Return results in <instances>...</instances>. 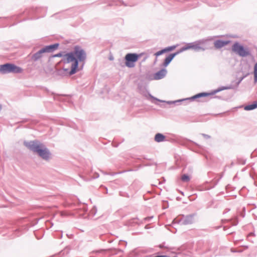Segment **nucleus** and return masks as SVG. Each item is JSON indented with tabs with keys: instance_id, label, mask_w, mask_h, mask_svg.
Wrapping results in <instances>:
<instances>
[{
	"instance_id": "9",
	"label": "nucleus",
	"mask_w": 257,
	"mask_h": 257,
	"mask_svg": "<svg viewBox=\"0 0 257 257\" xmlns=\"http://www.w3.org/2000/svg\"><path fill=\"white\" fill-rule=\"evenodd\" d=\"M44 53L42 49H40L38 52L35 53L31 56V60L33 62H36L40 61L43 57V54Z\"/></svg>"
},
{
	"instance_id": "23",
	"label": "nucleus",
	"mask_w": 257,
	"mask_h": 257,
	"mask_svg": "<svg viewBox=\"0 0 257 257\" xmlns=\"http://www.w3.org/2000/svg\"><path fill=\"white\" fill-rule=\"evenodd\" d=\"M243 77H242V78H241V79H240V80H239L237 82V84H236V85H237V86H238V85L239 84V83L241 82V81H242V80L243 79Z\"/></svg>"
},
{
	"instance_id": "24",
	"label": "nucleus",
	"mask_w": 257,
	"mask_h": 257,
	"mask_svg": "<svg viewBox=\"0 0 257 257\" xmlns=\"http://www.w3.org/2000/svg\"><path fill=\"white\" fill-rule=\"evenodd\" d=\"M237 224V222L236 221H234V222L232 223V225H236Z\"/></svg>"
},
{
	"instance_id": "22",
	"label": "nucleus",
	"mask_w": 257,
	"mask_h": 257,
	"mask_svg": "<svg viewBox=\"0 0 257 257\" xmlns=\"http://www.w3.org/2000/svg\"><path fill=\"white\" fill-rule=\"evenodd\" d=\"M202 135L204 137V138L206 139H209L210 138V136L208 135H206V134H202Z\"/></svg>"
},
{
	"instance_id": "2",
	"label": "nucleus",
	"mask_w": 257,
	"mask_h": 257,
	"mask_svg": "<svg viewBox=\"0 0 257 257\" xmlns=\"http://www.w3.org/2000/svg\"><path fill=\"white\" fill-rule=\"evenodd\" d=\"M24 145L29 150L38 155L42 159L48 161L51 154L46 146L38 140L24 142Z\"/></svg>"
},
{
	"instance_id": "8",
	"label": "nucleus",
	"mask_w": 257,
	"mask_h": 257,
	"mask_svg": "<svg viewBox=\"0 0 257 257\" xmlns=\"http://www.w3.org/2000/svg\"><path fill=\"white\" fill-rule=\"evenodd\" d=\"M195 214H190L186 216H183V217L179 220V223L182 225H188L193 223L194 221V217Z\"/></svg>"
},
{
	"instance_id": "16",
	"label": "nucleus",
	"mask_w": 257,
	"mask_h": 257,
	"mask_svg": "<svg viewBox=\"0 0 257 257\" xmlns=\"http://www.w3.org/2000/svg\"><path fill=\"white\" fill-rule=\"evenodd\" d=\"M190 177L187 174H184L181 177V180L184 182H188L190 181Z\"/></svg>"
},
{
	"instance_id": "4",
	"label": "nucleus",
	"mask_w": 257,
	"mask_h": 257,
	"mask_svg": "<svg viewBox=\"0 0 257 257\" xmlns=\"http://www.w3.org/2000/svg\"><path fill=\"white\" fill-rule=\"evenodd\" d=\"M23 71L22 68L12 63H6L0 65V73L1 74H8L10 73H21Z\"/></svg>"
},
{
	"instance_id": "17",
	"label": "nucleus",
	"mask_w": 257,
	"mask_h": 257,
	"mask_svg": "<svg viewBox=\"0 0 257 257\" xmlns=\"http://www.w3.org/2000/svg\"><path fill=\"white\" fill-rule=\"evenodd\" d=\"M254 82H257V62L254 66Z\"/></svg>"
},
{
	"instance_id": "1",
	"label": "nucleus",
	"mask_w": 257,
	"mask_h": 257,
	"mask_svg": "<svg viewBox=\"0 0 257 257\" xmlns=\"http://www.w3.org/2000/svg\"><path fill=\"white\" fill-rule=\"evenodd\" d=\"M60 52L54 55V57H62L64 67L59 70L61 74L72 75L76 73L79 62H84L86 58L85 51L79 46H75L73 51L66 53Z\"/></svg>"
},
{
	"instance_id": "3",
	"label": "nucleus",
	"mask_w": 257,
	"mask_h": 257,
	"mask_svg": "<svg viewBox=\"0 0 257 257\" xmlns=\"http://www.w3.org/2000/svg\"><path fill=\"white\" fill-rule=\"evenodd\" d=\"M232 88H233V87L231 85L227 86H222L221 87H219V88L213 90L210 93H206V92L199 93L197 94H196L191 97H189V98H187L185 99L178 100L175 101H168L167 102L168 104H172V103H175L176 102H180V101H182L194 100L197 98H201L202 97H205V96H209L210 95L215 94L222 90L230 89H232Z\"/></svg>"
},
{
	"instance_id": "14",
	"label": "nucleus",
	"mask_w": 257,
	"mask_h": 257,
	"mask_svg": "<svg viewBox=\"0 0 257 257\" xmlns=\"http://www.w3.org/2000/svg\"><path fill=\"white\" fill-rule=\"evenodd\" d=\"M154 139L156 142H162L165 141V136L162 134L158 133L155 135Z\"/></svg>"
},
{
	"instance_id": "21",
	"label": "nucleus",
	"mask_w": 257,
	"mask_h": 257,
	"mask_svg": "<svg viewBox=\"0 0 257 257\" xmlns=\"http://www.w3.org/2000/svg\"><path fill=\"white\" fill-rule=\"evenodd\" d=\"M164 53H165V51L164 49H162V50H161L160 51H159L157 52H156L155 55L156 56H159L163 54Z\"/></svg>"
},
{
	"instance_id": "11",
	"label": "nucleus",
	"mask_w": 257,
	"mask_h": 257,
	"mask_svg": "<svg viewBox=\"0 0 257 257\" xmlns=\"http://www.w3.org/2000/svg\"><path fill=\"white\" fill-rule=\"evenodd\" d=\"M180 53V52L178 51L177 52L169 54L165 59L164 62L163 63V66L164 67H167L171 61L173 59V58L178 54Z\"/></svg>"
},
{
	"instance_id": "20",
	"label": "nucleus",
	"mask_w": 257,
	"mask_h": 257,
	"mask_svg": "<svg viewBox=\"0 0 257 257\" xmlns=\"http://www.w3.org/2000/svg\"><path fill=\"white\" fill-rule=\"evenodd\" d=\"M97 212L96 207L94 206L90 211V213L92 215L94 216L95 215Z\"/></svg>"
},
{
	"instance_id": "12",
	"label": "nucleus",
	"mask_w": 257,
	"mask_h": 257,
	"mask_svg": "<svg viewBox=\"0 0 257 257\" xmlns=\"http://www.w3.org/2000/svg\"><path fill=\"white\" fill-rule=\"evenodd\" d=\"M167 74V70L166 69H162L157 72L154 74V78L155 80H159L163 78Z\"/></svg>"
},
{
	"instance_id": "5",
	"label": "nucleus",
	"mask_w": 257,
	"mask_h": 257,
	"mask_svg": "<svg viewBox=\"0 0 257 257\" xmlns=\"http://www.w3.org/2000/svg\"><path fill=\"white\" fill-rule=\"evenodd\" d=\"M143 54L127 53L124 57L125 66L128 68L135 66V63L142 56Z\"/></svg>"
},
{
	"instance_id": "26",
	"label": "nucleus",
	"mask_w": 257,
	"mask_h": 257,
	"mask_svg": "<svg viewBox=\"0 0 257 257\" xmlns=\"http://www.w3.org/2000/svg\"><path fill=\"white\" fill-rule=\"evenodd\" d=\"M99 177V175L98 174H96V176L94 177L95 178H97Z\"/></svg>"
},
{
	"instance_id": "7",
	"label": "nucleus",
	"mask_w": 257,
	"mask_h": 257,
	"mask_svg": "<svg viewBox=\"0 0 257 257\" xmlns=\"http://www.w3.org/2000/svg\"><path fill=\"white\" fill-rule=\"evenodd\" d=\"M190 49H192L196 51L205 50V49L201 47L200 44L198 42H195L193 43H188L187 45L182 47L179 50V52H180V53Z\"/></svg>"
},
{
	"instance_id": "10",
	"label": "nucleus",
	"mask_w": 257,
	"mask_h": 257,
	"mask_svg": "<svg viewBox=\"0 0 257 257\" xmlns=\"http://www.w3.org/2000/svg\"><path fill=\"white\" fill-rule=\"evenodd\" d=\"M59 46L58 43H55L53 45L46 46L42 48L44 53H50L54 51Z\"/></svg>"
},
{
	"instance_id": "25",
	"label": "nucleus",
	"mask_w": 257,
	"mask_h": 257,
	"mask_svg": "<svg viewBox=\"0 0 257 257\" xmlns=\"http://www.w3.org/2000/svg\"><path fill=\"white\" fill-rule=\"evenodd\" d=\"M150 96H151V97L152 98H154V99H156V100H158V101H161L160 100H159V99H157V98H155V97H153V96H152V95H150Z\"/></svg>"
},
{
	"instance_id": "6",
	"label": "nucleus",
	"mask_w": 257,
	"mask_h": 257,
	"mask_svg": "<svg viewBox=\"0 0 257 257\" xmlns=\"http://www.w3.org/2000/svg\"><path fill=\"white\" fill-rule=\"evenodd\" d=\"M232 50L241 57H246L250 55V52L247 48H244L238 42H235L232 47Z\"/></svg>"
},
{
	"instance_id": "19",
	"label": "nucleus",
	"mask_w": 257,
	"mask_h": 257,
	"mask_svg": "<svg viewBox=\"0 0 257 257\" xmlns=\"http://www.w3.org/2000/svg\"><path fill=\"white\" fill-rule=\"evenodd\" d=\"M176 48V46L173 45V46H169V47H166V48H164V50L165 51V52H170V51H173Z\"/></svg>"
},
{
	"instance_id": "15",
	"label": "nucleus",
	"mask_w": 257,
	"mask_h": 257,
	"mask_svg": "<svg viewBox=\"0 0 257 257\" xmlns=\"http://www.w3.org/2000/svg\"><path fill=\"white\" fill-rule=\"evenodd\" d=\"M257 108V101H254L253 103L247 105L244 107L245 110H251Z\"/></svg>"
},
{
	"instance_id": "13",
	"label": "nucleus",
	"mask_w": 257,
	"mask_h": 257,
	"mask_svg": "<svg viewBox=\"0 0 257 257\" xmlns=\"http://www.w3.org/2000/svg\"><path fill=\"white\" fill-rule=\"evenodd\" d=\"M229 41H223L221 40H217L214 41V45L216 49H220L229 43Z\"/></svg>"
},
{
	"instance_id": "27",
	"label": "nucleus",
	"mask_w": 257,
	"mask_h": 257,
	"mask_svg": "<svg viewBox=\"0 0 257 257\" xmlns=\"http://www.w3.org/2000/svg\"><path fill=\"white\" fill-rule=\"evenodd\" d=\"M2 109V105L0 104V111H1Z\"/></svg>"
},
{
	"instance_id": "28",
	"label": "nucleus",
	"mask_w": 257,
	"mask_h": 257,
	"mask_svg": "<svg viewBox=\"0 0 257 257\" xmlns=\"http://www.w3.org/2000/svg\"><path fill=\"white\" fill-rule=\"evenodd\" d=\"M173 257H178V256H173Z\"/></svg>"
},
{
	"instance_id": "18",
	"label": "nucleus",
	"mask_w": 257,
	"mask_h": 257,
	"mask_svg": "<svg viewBox=\"0 0 257 257\" xmlns=\"http://www.w3.org/2000/svg\"><path fill=\"white\" fill-rule=\"evenodd\" d=\"M121 4V2L118 0H111V3L109 4L110 6L113 5H120Z\"/></svg>"
}]
</instances>
